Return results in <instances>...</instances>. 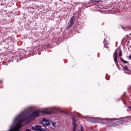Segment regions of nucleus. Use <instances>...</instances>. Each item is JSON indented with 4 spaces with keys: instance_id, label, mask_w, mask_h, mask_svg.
Segmentation results:
<instances>
[{
    "instance_id": "1",
    "label": "nucleus",
    "mask_w": 131,
    "mask_h": 131,
    "mask_svg": "<svg viewBox=\"0 0 131 131\" xmlns=\"http://www.w3.org/2000/svg\"><path fill=\"white\" fill-rule=\"evenodd\" d=\"M18 117L19 118H23L20 119L17 122V123H19L20 124H22V123H23L24 121H26V120H28V119H29L27 115L21 114L18 116Z\"/></svg>"
},
{
    "instance_id": "2",
    "label": "nucleus",
    "mask_w": 131,
    "mask_h": 131,
    "mask_svg": "<svg viewBox=\"0 0 131 131\" xmlns=\"http://www.w3.org/2000/svg\"><path fill=\"white\" fill-rule=\"evenodd\" d=\"M40 114V111L39 110H37L35 111H34L32 113V114L28 116V118H29V119H30V118H31V117H34V118H36V117H38V116H39V115Z\"/></svg>"
},
{
    "instance_id": "3",
    "label": "nucleus",
    "mask_w": 131,
    "mask_h": 131,
    "mask_svg": "<svg viewBox=\"0 0 131 131\" xmlns=\"http://www.w3.org/2000/svg\"><path fill=\"white\" fill-rule=\"evenodd\" d=\"M115 120H119V122H120L121 124H123L124 122H126V121H128V120L131 121V117H127L122 119H115Z\"/></svg>"
},
{
    "instance_id": "4",
    "label": "nucleus",
    "mask_w": 131,
    "mask_h": 131,
    "mask_svg": "<svg viewBox=\"0 0 131 131\" xmlns=\"http://www.w3.org/2000/svg\"><path fill=\"white\" fill-rule=\"evenodd\" d=\"M42 112L45 114H52V113H56V112H57V110L55 108H48L45 111H43Z\"/></svg>"
},
{
    "instance_id": "5",
    "label": "nucleus",
    "mask_w": 131,
    "mask_h": 131,
    "mask_svg": "<svg viewBox=\"0 0 131 131\" xmlns=\"http://www.w3.org/2000/svg\"><path fill=\"white\" fill-rule=\"evenodd\" d=\"M40 123L41 124H43V126L44 127H46V126H49V125L50 124L49 120H46V118H43L42 122H41Z\"/></svg>"
},
{
    "instance_id": "6",
    "label": "nucleus",
    "mask_w": 131,
    "mask_h": 131,
    "mask_svg": "<svg viewBox=\"0 0 131 131\" xmlns=\"http://www.w3.org/2000/svg\"><path fill=\"white\" fill-rule=\"evenodd\" d=\"M114 61L115 63V65L118 66V62L117 61V51H115L113 54Z\"/></svg>"
},
{
    "instance_id": "7",
    "label": "nucleus",
    "mask_w": 131,
    "mask_h": 131,
    "mask_svg": "<svg viewBox=\"0 0 131 131\" xmlns=\"http://www.w3.org/2000/svg\"><path fill=\"white\" fill-rule=\"evenodd\" d=\"M31 129L34 131H42V128H41V126L39 125H35V127L33 126L32 127Z\"/></svg>"
},
{
    "instance_id": "8",
    "label": "nucleus",
    "mask_w": 131,
    "mask_h": 131,
    "mask_svg": "<svg viewBox=\"0 0 131 131\" xmlns=\"http://www.w3.org/2000/svg\"><path fill=\"white\" fill-rule=\"evenodd\" d=\"M72 120L73 125V131H75L76 130V127L77 126V124H76V120L75 119V118L73 117Z\"/></svg>"
},
{
    "instance_id": "9",
    "label": "nucleus",
    "mask_w": 131,
    "mask_h": 131,
    "mask_svg": "<svg viewBox=\"0 0 131 131\" xmlns=\"http://www.w3.org/2000/svg\"><path fill=\"white\" fill-rule=\"evenodd\" d=\"M22 126H23L22 124L17 123L16 126L14 128L13 131H20V128H21Z\"/></svg>"
},
{
    "instance_id": "10",
    "label": "nucleus",
    "mask_w": 131,
    "mask_h": 131,
    "mask_svg": "<svg viewBox=\"0 0 131 131\" xmlns=\"http://www.w3.org/2000/svg\"><path fill=\"white\" fill-rule=\"evenodd\" d=\"M87 121L90 122H96V118L95 117H89L86 119Z\"/></svg>"
},
{
    "instance_id": "11",
    "label": "nucleus",
    "mask_w": 131,
    "mask_h": 131,
    "mask_svg": "<svg viewBox=\"0 0 131 131\" xmlns=\"http://www.w3.org/2000/svg\"><path fill=\"white\" fill-rule=\"evenodd\" d=\"M110 122H111V120L103 119L102 121L101 122V123H102V124H107L108 123H110Z\"/></svg>"
},
{
    "instance_id": "12",
    "label": "nucleus",
    "mask_w": 131,
    "mask_h": 131,
    "mask_svg": "<svg viewBox=\"0 0 131 131\" xmlns=\"http://www.w3.org/2000/svg\"><path fill=\"white\" fill-rule=\"evenodd\" d=\"M73 23L69 21L68 25L66 27L67 29H69V28H71V27L73 26Z\"/></svg>"
},
{
    "instance_id": "13",
    "label": "nucleus",
    "mask_w": 131,
    "mask_h": 131,
    "mask_svg": "<svg viewBox=\"0 0 131 131\" xmlns=\"http://www.w3.org/2000/svg\"><path fill=\"white\" fill-rule=\"evenodd\" d=\"M103 43H104V48H106V49H109V46H108V41H107L106 39L104 40Z\"/></svg>"
},
{
    "instance_id": "14",
    "label": "nucleus",
    "mask_w": 131,
    "mask_h": 131,
    "mask_svg": "<svg viewBox=\"0 0 131 131\" xmlns=\"http://www.w3.org/2000/svg\"><path fill=\"white\" fill-rule=\"evenodd\" d=\"M74 21H75V16H73L72 17H71L70 19V22H72V23H74Z\"/></svg>"
},
{
    "instance_id": "15",
    "label": "nucleus",
    "mask_w": 131,
    "mask_h": 131,
    "mask_svg": "<svg viewBox=\"0 0 131 131\" xmlns=\"http://www.w3.org/2000/svg\"><path fill=\"white\" fill-rule=\"evenodd\" d=\"M120 60L122 61V62H123V63H124V64H126V63H127L128 62V61H125V60H124V59H123L122 58H120Z\"/></svg>"
},
{
    "instance_id": "16",
    "label": "nucleus",
    "mask_w": 131,
    "mask_h": 131,
    "mask_svg": "<svg viewBox=\"0 0 131 131\" xmlns=\"http://www.w3.org/2000/svg\"><path fill=\"white\" fill-rule=\"evenodd\" d=\"M124 70H126V71H129V69H128V67L127 66H125L123 67Z\"/></svg>"
},
{
    "instance_id": "17",
    "label": "nucleus",
    "mask_w": 131,
    "mask_h": 131,
    "mask_svg": "<svg viewBox=\"0 0 131 131\" xmlns=\"http://www.w3.org/2000/svg\"><path fill=\"white\" fill-rule=\"evenodd\" d=\"M122 56V51L120 50L119 52V57H121Z\"/></svg>"
},
{
    "instance_id": "18",
    "label": "nucleus",
    "mask_w": 131,
    "mask_h": 131,
    "mask_svg": "<svg viewBox=\"0 0 131 131\" xmlns=\"http://www.w3.org/2000/svg\"><path fill=\"white\" fill-rule=\"evenodd\" d=\"M52 125L55 127L56 126V123H55V122H53V123H52Z\"/></svg>"
},
{
    "instance_id": "19",
    "label": "nucleus",
    "mask_w": 131,
    "mask_h": 131,
    "mask_svg": "<svg viewBox=\"0 0 131 131\" xmlns=\"http://www.w3.org/2000/svg\"><path fill=\"white\" fill-rule=\"evenodd\" d=\"M0 84H3V80H0Z\"/></svg>"
},
{
    "instance_id": "20",
    "label": "nucleus",
    "mask_w": 131,
    "mask_h": 131,
    "mask_svg": "<svg viewBox=\"0 0 131 131\" xmlns=\"http://www.w3.org/2000/svg\"><path fill=\"white\" fill-rule=\"evenodd\" d=\"M95 3H100V0H99V1H95Z\"/></svg>"
},
{
    "instance_id": "21",
    "label": "nucleus",
    "mask_w": 131,
    "mask_h": 131,
    "mask_svg": "<svg viewBox=\"0 0 131 131\" xmlns=\"http://www.w3.org/2000/svg\"><path fill=\"white\" fill-rule=\"evenodd\" d=\"M25 131H31L30 129H27Z\"/></svg>"
},
{
    "instance_id": "22",
    "label": "nucleus",
    "mask_w": 131,
    "mask_h": 131,
    "mask_svg": "<svg viewBox=\"0 0 131 131\" xmlns=\"http://www.w3.org/2000/svg\"><path fill=\"white\" fill-rule=\"evenodd\" d=\"M128 29H129V30H131V26L128 27Z\"/></svg>"
},
{
    "instance_id": "23",
    "label": "nucleus",
    "mask_w": 131,
    "mask_h": 131,
    "mask_svg": "<svg viewBox=\"0 0 131 131\" xmlns=\"http://www.w3.org/2000/svg\"><path fill=\"white\" fill-rule=\"evenodd\" d=\"M128 59H129L130 60H131V55L129 56Z\"/></svg>"
},
{
    "instance_id": "24",
    "label": "nucleus",
    "mask_w": 131,
    "mask_h": 131,
    "mask_svg": "<svg viewBox=\"0 0 131 131\" xmlns=\"http://www.w3.org/2000/svg\"><path fill=\"white\" fill-rule=\"evenodd\" d=\"M130 109H131V107H130Z\"/></svg>"
}]
</instances>
